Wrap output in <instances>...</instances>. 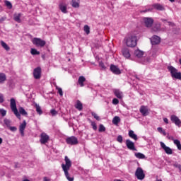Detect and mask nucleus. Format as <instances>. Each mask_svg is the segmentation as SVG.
<instances>
[{"mask_svg": "<svg viewBox=\"0 0 181 181\" xmlns=\"http://www.w3.org/2000/svg\"><path fill=\"white\" fill-rule=\"evenodd\" d=\"M58 93L61 97H63V89L62 88H57Z\"/></svg>", "mask_w": 181, "mask_h": 181, "instance_id": "nucleus-44", "label": "nucleus"}, {"mask_svg": "<svg viewBox=\"0 0 181 181\" xmlns=\"http://www.w3.org/2000/svg\"><path fill=\"white\" fill-rule=\"evenodd\" d=\"M1 45L2 46V47H4V49H5V50H7V52L8 50H11V48L9 47V46H8V44L6 43L5 42L1 41Z\"/></svg>", "mask_w": 181, "mask_h": 181, "instance_id": "nucleus-28", "label": "nucleus"}, {"mask_svg": "<svg viewBox=\"0 0 181 181\" xmlns=\"http://www.w3.org/2000/svg\"><path fill=\"white\" fill-rule=\"evenodd\" d=\"M152 11V9H146V10H144V11H141V13L142 12H144V13H146V12H149V11Z\"/></svg>", "mask_w": 181, "mask_h": 181, "instance_id": "nucleus-54", "label": "nucleus"}, {"mask_svg": "<svg viewBox=\"0 0 181 181\" xmlns=\"http://www.w3.org/2000/svg\"><path fill=\"white\" fill-rule=\"evenodd\" d=\"M156 181H162V180L156 179Z\"/></svg>", "mask_w": 181, "mask_h": 181, "instance_id": "nucleus-63", "label": "nucleus"}, {"mask_svg": "<svg viewBox=\"0 0 181 181\" xmlns=\"http://www.w3.org/2000/svg\"><path fill=\"white\" fill-rule=\"evenodd\" d=\"M35 107L36 108V111L37 114H39L40 115H42V114H43V111H42V107H40L39 105H37V103L35 104Z\"/></svg>", "mask_w": 181, "mask_h": 181, "instance_id": "nucleus-27", "label": "nucleus"}, {"mask_svg": "<svg viewBox=\"0 0 181 181\" xmlns=\"http://www.w3.org/2000/svg\"><path fill=\"white\" fill-rule=\"evenodd\" d=\"M151 45H159L160 43V37L157 35L153 36V37L151 40Z\"/></svg>", "mask_w": 181, "mask_h": 181, "instance_id": "nucleus-16", "label": "nucleus"}, {"mask_svg": "<svg viewBox=\"0 0 181 181\" xmlns=\"http://www.w3.org/2000/svg\"><path fill=\"white\" fill-rule=\"evenodd\" d=\"M110 71L112 73H113V74L118 75L121 74V70H119V68L114 64L110 65Z\"/></svg>", "mask_w": 181, "mask_h": 181, "instance_id": "nucleus-13", "label": "nucleus"}, {"mask_svg": "<svg viewBox=\"0 0 181 181\" xmlns=\"http://www.w3.org/2000/svg\"><path fill=\"white\" fill-rule=\"evenodd\" d=\"M86 81V78L83 76H79L78 79V83L79 84L80 87H84V82Z\"/></svg>", "mask_w": 181, "mask_h": 181, "instance_id": "nucleus-19", "label": "nucleus"}, {"mask_svg": "<svg viewBox=\"0 0 181 181\" xmlns=\"http://www.w3.org/2000/svg\"><path fill=\"white\" fill-rule=\"evenodd\" d=\"M6 19V18L2 17L1 18H0V23L4 22V21H5Z\"/></svg>", "mask_w": 181, "mask_h": 181, "instance_id": "nucleus-56", "label": "nucleus"}, {"mask_svg": "<svg viewBox=\"0 0 181 181\" xmlns=\"http://www.w3.org/2000/svg\"><path fill=\"white\" fill-rule=\"evenodd\" d=\"M126 146L130 151H136V148H135V143H134L132 141H131L129 139L126 140Z\"/></svg>", "mask_w": 181, "mask_h": 181, "instance_id": "nucleus-11", "label": "nucleus"}, {"mask_svg": "<svg viewBox=\"0 0 181 181\" xmlns=\"http://www.w3.org/2000/svg\"><path fill=\"white\" fill-rule=\"evenodd\" d=\"M126 45L128 47H135L136 46V36L132 35L126 39Z\"/></svg>", "mask_w": 181, "mask_h": 181, "instance_id": "nucleus-3", "label": "nucleus"}, {"mask_svg": "<svg viewBox=\"0 0 181 181\" xmlns=\"http://www.w3.org/2000/svg\"><path fill=\"white\" fill-rule=\"evenodd\" d=\"M114 94L119 100H121L122 98V92L121 90H119V89H115L114 90Z\"/></svg>", "mask_w": 181, "mask_h": 181, "instance_id": "nucleus-20", "label": "nucleus"}, {"mask_svg": "<svg viewBox=\"0 0 181 181\" xmlns=\"http://www.w3.org/2000/svg\"><path fill=\"white\" fill-rule=\"evenodd\" d=\"M59 9L61 10L62 13H67V4L63 2L59 3Z\"/></svg>", "mask_w": 181, "mask_h": 181, "instance_id": "nucleus-14", "label": "nucleus"}, {"mask_svg": "<svg viewBox=\"0 0 181 181\" xmlns=\"http://www.w3.org/2000/svg\"><path fill=\"white\" fill-rule=\"evenodd\" d=\"M153 8H154V9H156L157 11H165L166 8H165V6L159 4V3H156L153 4Z\"/></svg>", "mask_w": 181, "mask_h": 181, "instance_id": "nucleus-18", "label": "nucleus"}, {"mask_svg": "<svg viewBox=\"0 0 181 181\" xmlns=\"http://www.w3.org/2000/svg\"><path fill=\"white\" fill-rule=\"evenodd\" d=\"M119 122H121V119L119 117L115 116L112 119V124H114V125H118Z\"/></svg>", "mask_w": 181, "mask_h": 181, "instance_id": "nucleus-25", "label": "nucleus"}, {"mask_svg": "<svg viewBox=\"0 0 181 181\" xmlns=\"http://www.w3.org/2000/svg\"><path fill=\"white\" fill-rule=\"evenodd\" d=\"M134 55L136 56V57H138L139 59H141V57H144V52L141 51L139 49H136L134 52Z\"/></svg>", "mask_w": 181, "mask_h": 181, "instance_id": "nucleus-21", "label": "nucleus"}, {"mask_svg": "<svg viewBox=\"0 0 181 181\" xmlns=\"http://www.w3.org/2000/svg\"><path fill=\"white\" fill-rule=\"evenodd\" d=\"M14 21H16V22H18V23H20L21 22V13H16L14 14Z\"/></svg>", "mask_w": 181, "mask_h": 181, "instance_id": "nucleus-30", "label": "nucleus"}, {"mask_svg": "<svg viewBox=\"0 0 181 181\" xmlns=\"http://www.w3.org/2000/svg\"><path fill=\"white\" fill-rule=\"evenodd\" d=\"M162 134H163V135H164V136H166V132L164 131V132H163Z\"/></svg>", "mask_w": 181, "mask_h": 181, "instance_id": "nucleus-61", "label": "nucleus"}, {"mask_svg": "<svg viewBox=\"0 0 181 181\" xmlns=\"http://www.w3.org/2000/svg\"><path fill=\"white\" fill-rule=\"evenodd\" d=\"M170 2H175V0H169Z\"/></svg>", "mask_w": 181, "mask_h": 181, "instance_id": "nucleus-64", "label": "nucleus"}, {"mask_svg": "<svg viewBox=\"0 0 181 181\" xmlns=\"http://www.w3.org/2000/svg\"><path fill=\"white\" fill-rule=\"evenodd\" d=\"M117 142H119V144H122V141H123L122 136L119 135L117 138Z\"/></svg>", "mask_w": 181, "mask_h": 181, "instance_id": "nucleus-43", "label": "nucleus"}, {"mask_svg": "<svg viewBox=\"0 0 181 181\" xmlns=\"http://www.w3.org/2000/svg\"><path fill=\"white\" fill-rule=\"evenodd\" d=\"M143 22L146 26V28H152V25H153V18L151 17H144L143 18Z\"/></svg>", "mask_w": 181, "mask_h": 181, "instance_id": "nucleus-6", "label": "nucleus"}, {"mask_svg": "<svg viewBox=\"0 0 181 181\" xmlns=\"http://www.w3.org/2000/svg\"><path fill=\"white\" fill-rule=\"evenodd\" d=\"M173 166H175V168H177L179 169L180 172H181V165H180V164H179V163H175V164L173 165Z\"/></svg>", "mask_w": 181, "mask_h": 181, "instance_id": "nucleus-47", "label": "nucleus"}, {"mask_svg": "<svg viewBox=\"0 0 181 181\" xmlns=\"http://www.w3.org/2000/svg\"><path fill=\"white\" fill-rule=\"evenodd\" d=\"M122 54L125 59H129V57H131V53L129 52V49L128 48H123L122 49Z\"/></svg>", "mask_w": 181, "mask_h": 181, "instance_id": "nucleus-15", "label": "nucleus"}, {"mask_svg": "<svg viewBox=\"0 0 181 181\" xmlns=\"http://www.w3.org/2000/svg\"><path fill=\"white\" fill-rule=\"evenodd\" d=\"M163 121L164 122H165V124H169V120L168 119V118H164Z\"/></svg>", "mask_w": 181, "mask_h": 181, "instance_id": "nucleus-53", "label": "nucleus"}, {"mask_svg": "<svg viewBox=\"0 0 181 181\" xmlns=\"http://www.w3.org/2000/svg\"><path fill=\"white\" fill-rule=\"evenodd\" d=\"M49 139H50V137L46 133L43 132L40 134V142L42 145L47 144V142H49Z\"/></svg>", "mask_w": 181, "mask_h": 181, "instance_id": "nucleus-9", "label": "nucleus"}, {"mask_svg": "<svg viewBox=\"0 0 181 181\" xmlns=\"http://www.w3.org/2000/svg\"><path fill=\"white\" fill-rule=\"evenodd\" d=\"M170 119H171L172 122H173V124L177 125V127L180 126L181 121H180V119H179V117H177V116L173 115L170 117Z\"/></svg>", "mask_w": 181, "mask_h": 181, "instance_id": "nucleus-12", "label": "nucleus"}, {"mask_svg": "<svg viewBox=\"0 0 181 181\" xmlns=\"http://www.w3.org/2000/svg\"><path fill=\"white\" fill-rule=\"evenodd\" d=\"M139 111L143 117H146V115H148L149 114V112H148V107H146V106H141Z\"/></svg>", "mask_w": 181, "mask_h": 181, "instance_id": "nucleus-17", "label": "nucleus"}, {"mask_svg": "<svg viewBox=\"0 0 181 181\" xmlns=\"http://www.w3.org/2000/svg\"><path fill=\"white\" fill-rule=\"evenodd\" d=\"M153 30L154 32H158L159 30H160V24H156L154 27H153Z\"/></svg>", "mask_w": 181, "mask_h": 181, "instance_id": "nucleus-35", "label": "nucleus"}, {"mask_svg": "<svg viewBox=\"0 0 181 181\" xmlns=\"http://www.w3.org/2000/svg\"><path fill=\"white\" fill-rule=\"evenodd\" d=\"M6 81V75L4 73L0 74V83H4Z\"/></svg>", "mask_w": 181, "mask_h": 181, "instance_id": "nucleus-29", "label": "nucleus"}, {"mask_svg": "<svg viewBox=\"0 0 181 181\" xmlns=\"http://www.w3.org/2000/svg\"><path fill=\"white\" fill-rule=\"evenodd\" d=\"M33 77L35 80H40V77H42V68L40 66L34 69Z\"/></svg>", "mask_w": 181, "mask_h": 181, "instance_id": "nucleus-7", "label": "nucleus"}, {"mask_svg": "<svg viewBox=\"0 0 181 181\" xmlns=\"http://www.w3.org/2000/svg\"><path fill=\"white\" fill-rule=\"evenodd\" d=\"M2 144V138L0 137V145Z\"/></svg>", "mask_w": 181, "mask_h": 181, "instance_id": "nucleus-62", "label": "nucleus"}, {"mask_svg": "<svg viewBox=\"0 0 181 181\" xmlns=\"http://www.w3.org/2000/svg\"><path fill=\"white\" fill-rule=\"evenodd\" d=\"M168 25H169V26H172L173 28L175 27L174 23H172L170 21H168Z\"/></svg>", "mask_w": 181, "mask_h": 181, "instance_id": "nucleus-52", "label": "nucleus"}, {"mask_svg": "<svg viewBox=\"0 0 181 181\" xmlns=\"http://www.w3.org/2000/svg\"><path fill=\"white\" fill-rule=\"evenodd\" d=\"M6 6L9 8V9H11L12 8V4L9 1H5Z\"/></svg>", "mask_w": 181, "mask_h": 181, "instance_id": "nucleus-39", "label": "nucleus"}, {"mask_svg": "<svg viewBox=\"0 0 181 181\" xmlns=\"http://www.w3.org/2000/svg\"><path fill=\"white\" fill-rule=\"evenodd\" d=\"M25 128H26V121H23V129H25Z\"/></svg>", "mask_w": 181, "mask_h": 181, "instance_id": "nucleus-58", "label": "nucleus"}, {"mask_svg": "<svg viewBox=\"0 0 181 181\" xmlns=\"http://www.w3.org/2000/svg\"><path fill=\"white\" fill-rule=\"evenodd\" d=\"M91 126L93 127V129H94V131H97V124H95V122H91Z\"/></svg>", "mask_w": 181, "mask_h": 181, "instance_id": "nucleus-40", "label": "nucleus"}, {"mask_svg": "<svg viewBox=\"0 0 181 181\" xmlns=\"http://www.w3.org/2000/svg\"><path fill=\"white\" fill-rule=\"evenodd\" d=\"M32 43L34 46H36V47H45V46H46V41L41 38L34 37L32 40Z\"/></svg>", "mask_w": 181, "mask_h": 181, "instance_id": "nucleus-4", "label": "nucleus"}, {"mask_svg": "<svg viewBox=\"0 0 181 181\" xmlns=\"http://www.w3.org/2000/svg\"><path fill=\"white\" fill-rule=\"evenodd\" d=\"M91 115L97 119V121H100V117L94 112H91Z\"/></svg>", "mask_w": 181, "mask_h": 181, "instance_id": "nucleus-37", "label": "nucleus"}, {"mask_svg": "<svg viewBox=\"0 0 181 181\" xmlns=\"http://www.w3.org/2000/svg\"><path fill=\"white\" fill-rule=\"evenodd\" d=\"M135 156L138 159H145V155L141 153H135Z\"/></svg>", "mask_w": 181, "mask_h": 181, "instance_id": "nucleus-32", "label": "nucleus"}, {"mask_svg": "<svg viewBox=\"0 0 181 181\" xmlns=\"http://www.w3.org/2000/svg\"><path fill=\"white\" fill-rule=\"evenodd\" d=\"M10 107L12 112L18 118V119H21V114L18 111V108L16 107V100H15V98H12L10 100Z\"/></svg>", "mask_w": 181, "mask_h": 181, "instance_id": "nucleus-2", "label": "nucleus"}, {"mask_svg": "<svg viewBox=\"0 0 181 181\" xmlns=\"http://www.w3.org/2000/svg\"><path fill=\"white\" fill-rule=\"evenodd\" d=\"M112 104L117 105V104H119V100L117 98H114L112 100Z\"/></svg>", "mask_w": 181, "mask_h": 181, "instance_id": "nucleus-45", "label": "nucleus"}, {"mask_svg": "<svg viewBox=\"0 0 181 181\" xmlns=\"http://www.w3.org/2000/svg\"><path fill=\"white\" fill-rule=\"evenodd\" d=\"M99 66L100 67H101L102 69H105V65H104V64L103 62H100L99 63Z\"/></svg>", "mask_w": 181, "mask_h": 181, "instance_id": "nucleus-49", "label": "nucleus"}, {"mask_svg": "<svg viewBox=\"0 0 181 181\" xmlns=\"http://www.w3.org/2000/svg\"><path fill=\"white\" fill-rule=\"evenodd\" d=\"M135 176L139 180H144V179H145V173H144L142 168H137L135 172Z\"/></svg>", "mask_w": 181, "mask_h": 181, "instance_id": "nucleus-5", "label": "nucleus"}, {"mask_svg": "<svg viewBox=\"0 0 181 181\" xmlns=\"http://www.w3.org/2000/svg\"><path fill=\"white\" fill-rule=\"evenodd\" d=\"M66 142L68 145H77L78 144V139H77V137L72 136L66 138Z\"/></svg>", "mask_w": 181, "mask_h": 181, "instance_id": "nucleus-8", "label": "nucleus"}, {"mask_svg": "<svg viewBox=\"0 0 181 181\" xmlns=\"http://www.w3.org/2000/svg\"><path fill=\"white\" fill-rule=\"evenodd\" d=\"M98 131L99 132H105V127L103 124H100Z\"/></svg>", "mask_w": 181, "mask_h": 181, "instance_id": "nucleus-34", "label": "nucleus"}, {"mask_svg": "<svg viewBox=\"0 0 181 181\" xmlns=\"http://www.w3.org/2000/svg\"><path fill=\"white\" fill-rule=\"evenodd\" d=\"M30 53L33 56H37L40 54V52L37 51V49L35 48H31Z\"/></svg>", "mask_w": 181, "mask_h": 181, "instance_id": "nucleus-26", "label": "nucleus"}, {"mask_svg": "<svg viewBox=\"0 0 181 181\" xmlns=\"http://www.w3.org/2000/svg\"><path fill=\"white\" fill-rule=\"evenodd\" d=\"M65 164H62V168L63 171L64 172V175L69 181H74V177H70V174H69V170L71 168V160L69 158V157L65 156L64 158Z\"/></svg>", "mask_w": 181, "mask_h": 181, "instance_id": "nucleus-1", "label": "nucleus"}, {"mask_svg": "<svg viewBox=\"0 0 181 181\" xmlns=\"http://www.w3.org/2000/svg\"><path fill=\"white\" fill-rule=\"evenodd\" d=\"M9 129L10 131H11L12 132H16V131L18 130V129L16 127H9Z\"/></svg>", "mask_w": 181, "mask_h": 181, "instance_id": "nucleus-46", "label": "nucleus"}, {"mask_svg": "<svg viewBox=\"0 0 181 181\" xmlns=\"http://www.w3.org/2000/svg\"><path fill=\"white\" fill-rule=\"evenodd\" d=\"M162 22H167V20L165 18H161Z\"/></svg>", "mask_w": 181, "mask_h": 181, "instance_id": "nucleus-60", "label": "nucleus"}, {"mask_svg": "<svg viewBox=\"0 0 181 181\" xmlns=\"http://www.w3.org/2000/svg\"><path fill=\"white\" fill-rule=\"evenodd\" d=\"M20 132L22 136H23V123H21L20 125Z\"/></svg>", "mask_w": 181, "mask_h": 181, "instance_id": "nucleus-42", "label": "nucleus"}, {"mask_svg": "<svg viewBox=\"0 0 181 181\" xmlns=\"http://www.w3.org/2000/svg\"><path fill=\"white\" fill-rule=\"evenodd\" d=\"M157 131L161 133V132H163V129L162 127H158Z\"/></svg>", "mask_w": 181, "mask_h": 181, "instance_id": "nucleus-51", "label": "nucleus"}, {"mask_svg": "<svg viewBox=\"0 0 181 181\" xmlns=\"http://www.w3.org/2000/svg\"><path fill=\"white\" fill-rule=\"evenodd\" d=\"M174 144H175V145H176L177 149L179 151H181L180 141H179L178 139H175V140H174Z\"/></svg>", "mask_w": 181, "mask_h": 181, "instance_id": "nucleus-31", "label": "nucleus"}, {"mask_svg": "<svg viewBox=\"0 0 181 181\" xmlns=\"http://www.w3.org/2000/svg\"><path fill=\"white\" fill-rule=\"evenodd\" d=\"M71 5L73 8H80V2L76 0H72Z\"/></svg>", "mask_w": 181, "mask_h": 181, "instance_id": "nucleus-24", "label": "nucleus"}, {"mask_svg": "<svg viewBox=\"0 0 181 181\" xmlns=\"http://www.w3.org/2000/svg\"><path fill=\"white\" fill-rule=\"evenodd\" d=\"M129 136L132 139H134V141H138V136H136L132 130L129 131Z\"/></svg>", "mask_w": 181, "mask_h": 181, "instance_id": "nucleus-22", "label": "nucleus"}, {"mask_svg": "<svg viewBox=\"0 0 181 181\" xmlns=\"http://www.w3.org/2000/svg\"><path fill=\"white\" fill-rule=\"evenodd\" d=\"M43 181H50V180L48 179L47 177H44Z\"/></svg>", "mask_w": 181, "mask_h": 181, "instance_id": "nucleus-57", "label": "nucleus"}, {"mask_svg": "<svg viewBox=\"0 0 181 181\" xmlns=\"http://www.w3.org/2000/svg\"><path fill=\"white\" fill-rule=\"evenodd\" d=\"M0 113L2 117H5V115H6V110L4 109H0Z\"/></svg>", "mask_w": 181, "mask_h": 181, "instance_id": "nucleus-41", "label": "nucleus"}, {"mask_svg": "<svg viewBox=\"0 0 181 181\" xmlns=\"http://www.w3.org/2000/svg\"><path fill=\"white\" fill-rule=\"evenodd\" d=\"M4 122L5 125H6V127H8V128H9L11 127V120H9L8 119H5L4 120Z\"/></svg>", "mask_w": 181, "mask_h": 181, "instance_id": "nucleus-36", "label": "nucleus"}, {"mask_svg": "<svg viewBox=\"0 0 181 181\" xmlns=\"http://www.w3.org/2000/svg\"><path fill=\"white\" fill-rule=\"evenodd\" d=\"M5 101V99H4V95L0 93V104H2Z\"/></svg>", "mask_w": 181, "mask_h": 181, "instance_id": "nucleus-48", "label": "nucleus"}, {"mask_svg": "<svg viewBox=\"0 0 181 181\" xmlns=\"http://www.w3.org/2000/svg\"><path fill=\"white\" fill-rule=\"evenodd\" d=\"M23 115H28V112L25 110H23Z\"/></svg>", "mask_w": 181, "mask_h": 181, "instance_id": "nucleus-59", "label": "nucleus"}, {"mask_svg": "<svg viewBox=\"0 0 181 181\" xmlns=\"http://www.w3.org/2000/svg\"><path fill=\"white\" fill-rule=\"evenodd\" d=\"M75 107L76 110H78V111H81L83 110V103H81L80 100H77Z\"/></svg>", "mask_w": 181, "mask_h": 181, "instance_id": "nucleus-23", "label": "nucleus"}, {"mask_svg": "<svg viewBox=\"0 0 181 181\" xmlns=\"http://www.w3.org/2000/svg\"><path fill=\"white\" fill-rule=\"evenodd\" d=\"M20 114H22V115H23V107L20 108Z\"/></svg>", "mask_w": 181, "mask_h": 181, "instance_id": "nucleus-55", "label": "nucleus"}, {"mask_svg": "<svg viewBox=\"0 0 181 181\" xmlns=\"http://www.w3.org/2000/svg\"><path fill=\"white\" fill-rule=\"evenodd\" d=\"M167 138L168 139H170L171 141H173V142L176 140V139H175V138H173V136H167Z\"/></svg>", "mask_w": 181, "mask_h": 181, "instance_id": "nucleus-50", "label": "nucleus"}, {"mask_svg": "<svg viewBox=\"0 0 181 181\" xmlns=\"http://www.w3.org/2000/svg\"><path fill=\"white\" fill-rule=\"evenodd\" d=\"M50 114H51V115H52V117H54V116L57 115V112L56 111V110L52 109L50 110Z\"/></svg>", "mask_w": 181, "mask_h": 181, "instance_id": "nucleus-38", "label": "nucleus"}, {"mask_svg": "<svg viewBox=\"0 0 181 181\" xmlns=\"http://www.w3.org/2000/svg\"><path fill=\"white\" fill-rule=\"evenodd\" d=\"M161 148L165 151V153L167 155H172L173 153V151L170 147L166 146V144L165 143L160 141V142Z\"/></svg>", "mask_w": 181, "mask_h": 181, "instance_id": "nucleus-10", "label": "nucleus"}, {"mask_svg": "<svg viewBox=\"0 0 181 181\" xmlns=\"http://www.w3.org/2000/svg\"><path fill=\"white\" fill-rule=\"evenodd\" d=\"M84 32L86 35H90V27L88 25H84Z\"/></svg>", "mask_w": 181, "mask_h": 181, "instance_id": "nucleus-33", "label": "nucleus"}]
</instances>
